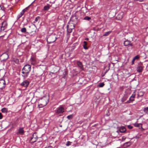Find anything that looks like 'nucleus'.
Wrapping results in <instances>:
<instances>
[{
	"instance_id": "nucleus-1",
	"label": "nucleus",
	"mask_w": 148,
	"mask_h": 148,
	"mask_svg": "<svg viewBox=\"0 0 148 148\" xmlns=\"http://www.w3.org/2000/svg\"><path fill=\"white\" fill-rule=\"evenodd\" d=\"M31 69V66L29 64L25 65L22 69V73L23 76L24 78L27 77Z\"/></svg>"
},
{
	"instance_id": "nucleus-2",
	"label": "nucleus",
	"mask_w": 148,
	"mask_h": 148,
	"mask_svg": "<svg viewBox=\"0 0 148 148\" xmlns=\"http://www.w3.org/2000/svg\"><path fill=\"white\" fill-rule=\"evenodd\" d=\"M49 101V98L47 97H43L39 100L38 106L39 108H42L45 106Z\"/></svg>"
},
{
	"instance_id": "nucleus-3",
	"label": "nucleus",
	"mask_w": 148,
	"mask_h": 148,
	"mask_svg": "<svg viewBox=\"0 0 148 148\" xmlns=\"http://www.w3.org/2000/svg\"><path fill=\"white\" fill-rule=\"evenodd\" d=\"M56 40V38L55 35H51L48 38L47 41L49 43H51L55 42Z\"/></svg>"
},
{
	"instance_id": "nucleus-4",
	"label": "nucleus",
	"mask_w": 148,
	"mask_h": 148,
	"mask_svg": "<svg viewBox=\"0 0 148 148\" xmlns=\"http://www.w3.org/2000/svg\"><path fill=\"white\" fill-rule=\"evenodd\" d=\"M38 138L37 137L36 134L34 133L33 134L32 137H31L30 142L32 143H33L36 141Z\"/></svg>"
},
{
	"instance_id": "nucleus-5",
	"label": "nucleus",
	"mask_w": 148,
	"mask_h": 148,
	"mask_svg": "<svg viewBox=\"0 0 148 148\" xmlns=\"http://www.w3.org/2000/svg\"><path fill=\"white\" fill-rule=\"evenodd\" d=\"M8 58V54L6 53H4L1 55L0 59L1 61H4L7 60Z\"/></svg>"
},
{
	"instance_id": "nucleus-6",
	"label": "nucleus",
	"mask_w": 148,
	"mask_h": 148,
	"mask_svg": "<svg viewBox=\"0 0 148 148\" xmlns=\"http://www.w3.org/2000/svg\"><path fill=\"white\" fill-rule=\"evenodd\" d=\"M5 81L3 79L0 80V91L5 88Z\"/></svg>"
},
{
	"instance_id": "nucleus-7",
	"label": "nucleus",
	"mask_w": 148,
	"mask_h": 148,
	"mask_svg": "<svg viewBox=\"0 0 148 148\" xmlns=\"http://www.w3.org/2000/svg\"><path fill=\"white\" fill-rule=\"evenodd\" d=\"M64 111V108L61 106H60L57 108L56 112L58 114H60L63 113Z\"/></svg>"
},
{
	"instance_id": "nucleus-8",
	"label": "nucleus",
	"mask_w": 148,
	"mask_h": 148,
	"mask_svg": "<svg viewBox=\"0 0 148 148\" xmlns=\"http://www.w3.org/2000/svg\"><path fill=\"white\" fill-rule=\"evenodd\" d=\"M7 23L6 21H4L2 23V26L0 27L1 30L4 31L6 28Z\"/></svg>"
},
{
	"instance_id": "nucleus-9",
	"label": "nucleus",
	"mask_w": 148,
	"mask_h": 148,
	"mask_svg": "<svg viewBox=\"0 0 148 148\" xmlns=\"http://www.w3.org/2000/svg\"><path fill=\"white\" fill-rule=\"evenodd\" d=\"M29 84V82L28 81L25 80L23 81L21 84V85L25 87H27L28 86Z\"/></svg>"
},
{
	"instance_id": "nucleus-10",
	"label": "nucleus",
	"mask_w": 148,
	"mask_h": 148,
	"mask_svg": "<svg viewBox=\"0 0 148 148\" xmlns=\"http://www.w3.org/2000/svg\"><path fill=\"white\" fill-rule=\"evenodd\" d=\"M72 22L73 21H71V20L70 22L69 23L68 25H67L73 29L74 28L75 25L74 24L72 23Z\"/></svg>"
},
{
	"instance_id": "nucleus-11",
	"label": "nucleus",
	"mask_w": 148,
	"mask_h": 148,
	"mask_svg": "<svg viewBox=\"0 0 148 148\" xmlns=\"http://www.w3.org/2000/svg\"><path fill=\"white\" fill-rule=\"evenodd\" d=\"M124 45L125 46H133L132 44L128 40L125 41L124 42Z\"/></svg>"
},
{
	"instance_id": "nucleus-12",
	"label": "nucleus",
	"mask_w": 148,
	"mask_h": 148,
	"mask_svg": "<svg viewBox=\"0 0 148 148\" xmlns=\"http://www.w3.org/2000/svg\"><path fill=\"white\" fill-rule=\"evenodd\" d=\"M77 64L78 66L79 67L81 71L84 70V68L82 63L79 61H78L77 62Z\"/></svg>"
},
{
	"instance_id": "nucleus-13",
	"label": "nucleus",
	"mask_w": 148,
	"mask_h": 148,
	"mask_svg": "<svg viewBox=\"0 0 148 148\" xmlns=\"http://www.w3.org/2000/svg\"><path fill=\"white\" fill-rule=\"evenodd\" d=\"M24 133V131L23 127H20L18 129V133L22 135H23Z\"/></svg>"
},
{
	"instance_id": "nucleus-14",
	"label": "nucleus",
	"mask_w": 148,
	"mask_h": 148,
	"mask_svg": "<svg viewBox=\"0 0 148 148\" xmlns=\"http://www.w3.org/2000/svg\"><path fill=\"white\" fill-rule=\"evenodd\" d=\"M12 61L17 64H18L19 62V60L16 58H13L12 59Z\"/></svg>"
},
{
	"instance_id": "nucleus-15",
	"label": "nucleus",
	"mask_w": 148,
	"mask_h": 148,
	"mask_svg": "<svg viewBox=\"0 0 148 148\" xmlns=\"http://www.w3.org/2000/svg\"><path fill=\"white\" fill-rule=\"evenodd\" d=\"M119 130L121 132L124 133L126 131V129L124 127H121L120 128Z\"/></svg>"
},
{
	"instance_id": "nucleus-16",
	"label": "nucleus",
	"mask_w": 148,
	"mask_h": 148,
	"mask_svg": "<svg viewBox=\"0 0 148 148\" xmlns=\"http://www.w3.org/2000/svg\"><path fill=\"white\" fill-rule=\"evenodd\" d=\"M123 18V14L120 13L118 14L117 16V18L118 20H121Z\"/></svg>"
},
{
	"instance_id": "nucleus-17",
	"label": "nucleus",
	"mask_w": 148,
	"mask_h": 148,
	"mask_svg": "<svg viewBox=\"0 0 148 148\" xmlns=\"http://www.w3.org/2000/svg\"><path fill=\"white\" fill-rule=\"evenodd\" d=\"M143 68L141 66H138L137 68V71L138 72H141L142 71Z\"/></svg>"
},
{
	"instance_id": "nucleus-18",
	"label": "nucleus",
	"mask_w": 148,
	"mask_h": 148,
	"mask_svg": "<svg viewBox=\"0 0 148 148\" xmlns=\"http://www.w3.org/2000/svg\"><path fill=\"white\" fill-rule=\"evenodd\" d=\"M135 94H132L131 96L130 97L129 99V100L132 101H133L134 100V98L135 97Z\"/></svg>"
},
{
	"instance_id": "nucleus-19",
	"label": "nucleus",
	"mask_w": 148,
	"mask_h": 148,
	"mask_svg": "<svg viewBox=\"0 0 148 148\" xmlns=\"http://www.w3.org/2000/svg\"><path fill=\"white\" fill-rule=\"evenodd\" d=\"M84 45H83V47L84 49H88V47L87 46V43L86 41H84Z\"/></svg>"
},
{
	"instance_id": "nucleus-20",
	"label": "nucleus",
	"mask_w": 148,
	"mask_h": 148,
	"mask_svg": "<svg viewBox=\"0 0 148 148\" xmlns=\"http://www.w3.org/2000/svg\"><path fill=\"white\" fill-rule=\"evenodd\" d=\"M143 111L144 113L147 114L148 112V107H145L143 109Z\"/></svg>"
},
{
	"instance_id": "nucleus-21",
	"label": "nucleus",
	"mask_w": 148,
	"mask_h": 148,
	"mask_svg": "<svg viewBox=\"0 0 148 148\" xmlns=\"http://www.w3.org/2000/svg\"><path fill=\"white\" fill-rule=\"evenodd\" d=\"M67 31L68 33H71L72 31V29L69 27L68 25L67 26Z\"/></svg>"
},
{
	"instance_id": "nucleus-22",
	"label": "nucleus",
	"mask_w": 148,
	"mask_h": 148,
	"mask_svg": "<svg viewBox=\"0 0 148 148\" xmlns=\"http://www.w3.org/2000/svg\"><path fill=\"white\" fill-rule=\"evenodd\" d=\"M131 144V143L130 142H126L124 143V146L125 147H127L128 146H130Z\"/></svg>"
},
{
	"instance_id": "nucleus-23",
	"label": "nucleus",
	"mask_w": 148,
	"mask_h": 148,
	"mask_svg": "<svg viewBox=\"0 0 148 148\" xmlns=\"http://www.w3.org/2000/svg\"><path fill=\"white\" fill-rule=\"evenodd\" d=\"M1 111L3 113H7L8 112L7 109L5 108H3L2 109Z\"/></svg>"
},
{
	"instance_id": "nucleus-24",
	"label": "nucleus",
	"mask_w": 148,
	"mask_h": 148,
	"mask_svg": "<svg viewBox=\"0 0 148 148\" xmlns=\"http://www.w3.org/2000/svg\"><path fill=\"white\" fill-rule=\"evenodd\" d=\"M144 93V92L142 91H140L138 92V96L141 97L142 96Z\"/></svg>"
},
{
	"instance_id": "nucleus-25",
	"label": "nucleus",
	"mask_w": 148,
	"mask_h": 148,
	"mask_svg": "<svg viewBox=\"0 0 148 148\" xmlns=\"http://www.w3.org/2000/svg\"><path fill=\"white\" fill-rule=\"evenodd\" d=\"M111 32V31H109L108 32H106L105 34L103 35V36H108L110 34Z\"/></svg>"
},
{
	"instance_id": "nucleus-26",
	"label": "nucleus",
	"mask_w": 148,
	"mask_h": 148,
	"mask_svg": "<svg viewBox=\"0 0 148 148\" xmlns=\"http://www.w3.org/2000/svg\"><path fill=\"white\" fill-rule=\"evenodd\" d=\"M104 83H100L98 86H99V87H103L104 86Z\"/></svg>"
},
{
	"instance_id": "nucleus-27",
	"label": "nucleus",
	"mask_w": 148,
	"mask_h": 148,
	"mask_svg": "<svg viewBox=\"0 0 148 148\" xmlns=\"http://www.w3.org/2000/svg\"><path fill=\"white\" fill-rule=\"evenodd\" d=\"M50 7L48 5H46L44 7V10H47Z\"/></svg>"
},
{
	"instance_id": "nucleus-28",
	"label": "nucleus",
	"mask_w": 148,
	"mask_h": 148,
	"mask_svg": "<svg viewBox=\"0 0 148 148\" xmlns=\"http://www.w3.org/2000/svg\"><path fill=\"white\" fill-rule=\"evenodd\" d=\"M140 125L142 126V124L136 123L134 124V125L136 127H138Z\"/></svg>"
},
{
	"instance_id": "nucleus-29",
	"label": "nucleus",
	"mask_w": 148,
	"mask_h": 148,
	"mask_svg": "<svg viewBox=\"0 0 148 148\" xmlns=\"http://www.w3.org/2000/svg\"><path fill=\"white\" fill-rule=\"evenodd\" d=\"M21 32L23 33L26 32V28L25 27L22 28L21 30Z\"/></svg>"
},
{
	"instance_id": "nucleus-30",
	"label": "nucleus",
	"mask_w": 148,
	"mask_h": 148,
	"mask_svg": "<svg viewBox=\"0 0 148 148\" xmlns=\"http://www.w3.org/2000/svg\"><path fill=\"white\" fill-rule=\"evenodd\" d=\"M72 143V142H71L69 141H68L66 142V145L67 146H69L71 145Z\"/></svg>"
},
{
	"instance_id": "nucleus-31",
	"label": "nucleus",
	"mask_w": 148,
	"mask_h": 148,
	"mask_svg": "<svg viewBox=\"0 0 148 148\" xmlns=\"http://www.w3.org/2000/svg\"><path fill=\"white\" fill-rule=\"evenodd\" d=\"M84 19L85 20H89L91 19V18L90 17L87 16L84 17Z\"/></svg>"
},
{
	"instance_id": "nucleus-32",
	"label": "nucleus",
	"mask_w": 148,
	"mask_h": 148,
	"mask_svg": "<svg viewBox=\"0 0 148 148\" xmlns=\"http://www.w3.org/2000/svg\"><path fill=\"white\" fill-rule=\"evenodd\" d=\"M73 117L72 115H71L67 116V118L69 119H72Z\"/></svg>"
},
{
	"instance_id": "nucleus-33",
	"label": "nucleus",
	"mask_w": 148,
	"mask_h": 148,
	"mask_svg": "<svg viewBox=\"0 0 148 148\" xmlns=\"http://www.w3.org/2000/svg\"><path fill=\"white\" fill-rule=\"evenodd\" d=\"M139 58V55H137L136 56H135L134 58L135 60L136 59H138Z\"/></svg>"
},
{
	"instance_id": "nucleus-34",
	"label": "nucleus",
	"mask_w": 148,
	"mask_h": 148,
	"mask_svg": "<svg viewBox=\"0 0 148 148\" xmlns=\"http://www.w3.org/2000/svg\"><path fill=\"white\" fill-rule=\"evenodd\" d=\"M31 60L33 62H36V60L34 58L32 57L31 58Z\"/></svg>"
},
{
	"instance_id": "nucleus-35",
	"label": "nucleus",
	"mask_w": 148,
	"mask_h": 148,
	"mask_svg": "<svg viewBox=\"0 0 148 148\" xmlns=\"http://www.w3.org/2000/svg\"><path fill=\"white\" fill-rule=\"evenodd\" d=\"M24 14V13L22 11L21 12L20 14L19 15V18H20L22 16L23 14Z\"/></svg>"
},
{
	"instance_id": "nucleus-36",
	"label": "nucleus",
	"mask_w": 148,
	"mask_h": 148,
	"mask_svg": "<svg viewBox=\"0 0 148 148\" xmlns=\"http://www.w3.org/2000/svg\"><path fill=\"white\" fill-rule=\"evenodd\" d=\"M135 60L133 58V60L132 61V64H134Z\"/></svg>"
},
{
	"instance_id": "nucleus-37",
	"label": "nucleus",
	"mask_w": 148,
	"mask_h": 148,
	"mask_svg": "<svg viewBox=\"0 0 148 148\" xmlns=\"http://www.w3.org/2000/svg\"><path fill=\"white\" fill-rule=\"evenodd\" d=\"M27 10V8H25V9H23V10H22V12H24H24L26 11Z\"/></svg>"
},
{
	"instance_id": "nucleus-38",
	"label": "nucleus",
	"mask_w": 148,
	"mask_h": 148,
	"mask_svg": "<svg viewBox=\"0 0 148 148\" xmlns=\"http://www.w3.org/2000/svg\"><path fill=\"white\" fill-rule=\"evenodd\" d=\"M2 115L1 113H0V119H2Z\"/></svg>"
},
{
	"instance_id": "nucleus-39",
	"label": "nucleus",
	"mask_w": 148,
	"mask_h": 148,
	"mask_svg": "<svg viewBox=\"0 0 148 148\" xmlns=\"http://www.w3.org/2000/svg\"><path fill=\"white\" fill-rule=\"evenodd\" d=\"M128 127L130 128V129H132V127L130 125H128Z\"/></svg>"
},
{
	"instance_id": "nucleus-40",
	"label": "nucleus",
	"mask_w": 148,
	"mask_h": 148,
	"mask_svg": "<svg viewBox=\"0 0 148 148\" xmlns=\"http://www.w3.org/2000/svg\"><path fill=\"white\" fill-rule=\"evenodd\" d=\"M130 103V100H129V101H127L126 102H125V103Z\"/></svg>"
},
{
	"instance_id": "nucleus-41",
	"label": "nucleus",
	"mask_w": 148,
	"mask_h": 148,
	"mask_svg": "<svg viewBox=\"0 0 148 148\" xmlns=\"http://www.w3.org/2000/svg\"><path fill=\"white\" fill-rule=\"evenodd\" d=\"M85 40H88V38H86L85 39Z\"/></svg>"
},
{
	"instance_id": "nucleus-42",
	"label": "nucleus",
	"mask_w": 148,
	"mask_h": 148,
	"mask_svg": "<svg viewBox=\"0 0 148 148\" xmlns=\"http://www.w3.org/2000/svg\"><path fill=\"white\" fill-rule=\"evenodd\" d=\"M35 21H38V18H37V17L36 18Z\"/></svg>"
},
{
	"instance_id": "nucleus-43",
	"label": "nucleus",
	"mask_w": 148,
	"mask_h": 148,
	"mask_svg": "<svg viewBox=\"0 0 148 148\" xmlns=\"http://www.w3.org/2000/svg\"><path fill=\"white\" fill-rule=\"evenodd\" d=\"M48 148H52L51 147H49Z\"/></svg>"
}]
</instances>
